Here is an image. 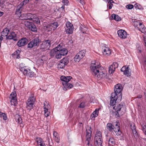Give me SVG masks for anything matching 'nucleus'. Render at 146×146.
Returning a JSON list of instances; mask_svg holds the SVG:
<instances>
[{
	"mask_svg": "<svg viewBox=\"0 0 146 146\" xmlns=\"http://www.w3.org/2000/svg\"><path fill=\"white\" fill-rule=\"evenodd\" d=\"M92 74L96 77L100 78H107V74L105 70L96 62H92L90 67Z\"/></svg>",
	"mask_w": 146,
	"mask_h": 146,
	"instance_id": "f257e3e1",
	"label": "nucleus"
},
{
	"mask_svg": "<svg viewBox=\"0 0 146 146\" xmlns=\"http://www.w3.org/2000/svg\"><path fill=\"white\" fill-rule=\"evenodd\" d=\"M68 52L67 50L62 48L60 44L57 47L51 50L50 52V56L52 57L55 56L57 59L61 58L62 56L66 55Z\"/></svg>",
	"mask_w": 146,
	"mask_h": 146,
	"instance_id": "f03ea898",
	"label": "nucleus"
},
{
	"mask_svg": "<svg viewBox=\"0 0 146 146\" xmlns=\"http://www.w3.org/2000/svg\"><path fill=\"white\" fill-rule=\"evenodd\" d=\"M94 145L95 146H102L103 139L101 132L98 131L95 134L94 137Z\"/></svg>",
	"mask_w": 146,
	"mask_h": 146,
	"instance_id": "7ed1b4c3",
	"label": "nucleus"
},
{
	"mask_svg": "<svg viewBox=\"0 0 146 146\" xmlns=\"http://www.w3.org/2000/svg\"><path fill=\"white\" fill-rule=\"evenodd\" d=\"M90 127L87 126L86 127V143L87 145H92L91 142L92 140L91 138L92 131Z\"/></svg>",
	"mask_w": 146,
	"mask_h": 146,
	"instance_id": "20e7f679",
	"label": "nucleus"
},
{
	"mask_svg": "<svg viewBox=\"0 0 146 146\" xmlns=\"http://www.w3.org/2000/svg\"><path fill=\"white\" fill-rule=\"evenodd\" d=\"M35 101V98L34 97V95L32 94L29 98L27 103V109L30 110L33 108V106L34 105Z\"/></svg>",
	"mask_w": 146,
	"mask_h": 146,
	"instance_id": "39448f33",
	"label": "nucleus"
},
{
	"mask_svg": "<svg viewBox=\"0 0 146 146\" xmlns=\"http://www.w3.org/2000/svg\"><path fill=\"white\" fill-rule=\"evenodd\" d=\"M51 44V41L50 40L43 41L42 44L40 45V49L44 51L49 49Z\"/></svg>",
	"mask_w": 146,
	"mask_h": 146,
	"instance_id": "423d86ee",
	"label": "nucleus"
},
{
	"mask_svg": "<svg viewBox=\"0 0 146 146\" xmlns=\"http://www.w3.org/2000/svg\"><path fill=\"white\" fill-rule=\"evenodd\" d=\"M86 51L84 50H82L80 51L74 57V60L76 62H79L85 56Z\"/></svg>",
	"mask_w": 146,
	"mask_h": 146,
	"instance_id": "0eeeda50",
	"label": "nucleus"
},
{
	"mask_svg": "<svg viewBox=\"0 0 146 146\" xmlns=\"http://www.w3.org/2000/svg\"><path fill=\"white\" fill-rule=\"evenodd\" d=\"M113 108L114 109H115V107H113ZM125 109L126 108L125 107H123L122 105L119 104L117 106L115 109V111L118 115H121L124 114L125 112Z\"/></svg>",
	"mask_w": 146,
	"mask_h": 146,
	"instance_id": "6e6552de",
	"label": "nucleus"
},
{
	"mask_svg": "<svg viewBox=\"0 0 146 146\" xmlns=\"http://www.w3.org/2000/svg\"><path fill=\"white\" fill-rule=\"evenodd\" d=\"M66 27L65 28L66 32L67 34H71L72 33L74 30L73 25L69 21L66 24Z\"/></svg>",
	"mask_w": 146,
	"mask_h": 146,
	"instance_id": "1a4fd4ad",
	"label": "nucleus"
},
{
	"mask_svg": "<svg viewBox=\"0 0 146 146\" xmlns=\"http://www.w3.org/2000/svg\"><path fill=\"white\" fill-rule=\"evenodd\" d=\"M39 39L38 38L33 39L28 44V48H31L38 46L39 44Z\"/></svg>",
	"mask_w": 146,
	"mask_h": 146,
	"instance_id": "9d476101",
	"label": "nucleus"
},
{
	"mask_svg": "<svg viewBox=\"0 0 146 146\" xmlns=\"http://www.w3.org/2000/svg\"><path fill=\"white\" fill-rule=\"evenodd\" d=\"M25 25L28 27L29 29H30L32 31L34 32L37 31V28L33 23L29 22L28 21H26L25 22Z\"/></svg>",
	"mask_w": 146,
	"mask_h": 146,
	"instance_id": "9b49d317",
	"label": "nucleus"
},
{
	"mask_svg": "<svg viewBox=\"0 0 146 146\" xmlns=\"http://www.w3.org/2000/svg\"><path fill=\"white\" fill-rule=\"evenodd\" d=\"M17 94L16 92H12L9 97L11 99L10 102L12 105L16 106L17 104V100L16 98Z\"/></svg>",
	"mask_w": 146,
	"mask_h": 146,
	"instance_id": "f8f14e48",
	"label": "nucleus"
},
{
	"mask_svg": "<svg viewBox=\"0 0 146 146\" xmlns=\"http://www.w3.org/2000/svg\"><path fill=\"white\" fill-rule=\"evenodd\" d=\"M21 72H22L24 75L26 76H29L30 77L35 76V74L34 73V72L31 70H28V72H29V74H28V71L25 69V68L24 67L22 68H21Z\"/></svg>",
	"mask_w": 146,
	"mask_h": 146,
	"instance_id": "ddd939ff",
	"label": "nucleus"
},
{
	"mask_svg": "<svg viewBox=\"0 0 146 146\" xmlns=\"http://www.w3.org/2000/svg\"><path fill=\"white\" fill-rule=\"evenodd\" d=\"M72 77L70 76H62L60 77V80L62 81V83L63 86L65 84H66L70 80L72 79Z\"/></svg>",
	"mask_w": 146,
	"mask_h": 146,
	"instance_id": "4468645a",
	"label": "nucleus"
},
{
	"mask_svg": "<svg viewBox=\"0 0 146 146\" xmlns=\"http://www.w3.org/2000/svg\"><path fill=\"white\" fill-rule=\"evenodd\" d=\"M121 71L125 75H126L127 76H129L131 75V70L128 66H124L121 70Z\"/></svg>",
	"mask_w": 146,
	"mask_h": 146,
	"instance_id": "2eb2a0df",
	"label": "nucleus"
},
{
	"mask_svg": "<svg viewBox=\"0 0 146 146\" xmlns=\"http://www.w3.org/2000/svg\"><path fill=\"white\" fill-rule=\"evenodd\" d=\"M117 33L119 37L121 39H125L127 36V33L124 30H119Z\"/></svg>",
	"mask_w": 146,
	"mask_h": 146,
	"instance_id": "dca6fc26",
	"label": "nucleus"
},
{
	"mask_svg": "<svg viewBox=\"0 0 146 146\" xmlns=\"http://www.w3.org/2000/svg\"><path fill=\"white\" fill-rule=\"evenodd\" d=\"M111 95L110 104L111 106H113L116 103V100L118 98V96L115 95V93H112Z\"/></svg>",
	"mask_w": 146,
	"mask_h": 146,
	"instance_id": "f3484780",
	"label": "nucleus"
},
{
	"mask_svg": "<svg viewBox=\"0 0 146 146\" xmlns=\"http://www.w3.org/2000/svg\"><path fill=\"white\" fill-rule=\"evenodd\" d=\"M122 89L123 87L122 85L120 84H117L115 86L114 88V92L112 93H115V95L117 96L122 90Z\"/></svg>",
	"mask_w": 146,
	"mask_h": 146,
	"instance_id": "a211bd4d",
	"label": "nucleus"
},
{
	"mask_svg": "<svg viewBox=\"0 0 146 146\" xmlns=\"http://www.w3.org/2000/svg\"><path fill=\"white\" fill-rule=\"evenodd\" d=\"M102 49L103 54L104 55L107 56L110 55L111 53V49L108 47L104 46Z\"/></svg>",
	"mask_w": 146,
	"mask_h": 146,
	"instance_id": "6ab92c4d",
	"label": "nucleus"
},
{
	"mask_svg": "<svg viewBox=\"0 0 146 146\" xmlns=\"http://www.w3.org/2000/svg\"><path fill=\"white\" fill-rule=\"evenodd\" d=\"M28 42V40L26 38H23L19 40L17 43V45L19 47H21L26 45Z\"/></svg>",
	"mask_w": 146,
	"mask_h": 146,
	"instance_id": "aec40b11",
	"label": "nucleus"
},
{
	"mask_svg": "<svg viewBox=\"0 0 146 146\" xmlns=\"http://www.w3.org/2000/svg\"><path fill=\"white\" fill-rule=\"evenodd\" d=\"M6 38L8 39H13L14 41L18 40L17 34L15 32H11L10 34L6 37Z\"/></svg>",
	"mask_w": 146,
	"mask_h": 146,
	"instance_id": "412c9836",
	"label": "nucleus"
},
{
	"mask_svg": "<svg viewBox=\"0 0 146 146\" xmlns=\"http://www.w3.org/2000/svg\"><path fill=\"white\" fill-rule=\"evenodd\" d=\"M23 9V7L21 4H19L17 7L16 10L15 14L19 17L21 15L22 11Z\"/></svg>",
	"mask_w": 146,
	"mask_h": 146,
	"instance_id": "4be33fe9",
	"label": "nucleus"
},
{
	"mask_svg": "<svg viewBox=\"0 0 146 146\" xmlns=\"http://www.w3.org/2000/svg\"><path fill=\"white\" fill-rule=\"evenodd\" d=\"M131 129L133 133L134 134V136L135 138H137L138 137L137 132L136 130L135 125L134 124H132L131 125Z\"/></svg>",
	"mask_w": 146,
	"mask_h": 146,
	"instance_id": "5701e85b",
	"label": "nucleus"
},
{
	"mask_svg": "<svg viewBox=\"0 0 146 146\" xmlns=\"http://www.w3.org/2000/svg\"><path fill=\"white\" fill-rule=\"evenodd\" d=\"M108 146H114L116 142L115 139L112 137H110L108 139Z\"/></svg>",
	"mask_w": 146,
	"mask_h": 146,
	"instance_id": "b1692460",
	"label": "nucleus"
},
{
	"mask_svg": "<svg viewBox=\"0 0 146 146\" xmlns=\"http://www.w3.org/2000/svg\"><path fill=\"white\" fill-rule=\"evenodd\" d=\"M99 109V108H96L93 112L91 115V118L92 119H94L95 118L97 117L98 115Z\"/></svg>",
	"mask_w": 146,
	"mask_h": 146,
	"instance_id": "393cba45",
	"label": "nucleus"
},
{
	"mask_svg": "<svg viewBox=\"0 0 146 146\" xmlns=\"http://www.w3.org/2000/svg\"><path fill=\"white\" fill-rule=\"evenodd\" d=\"M53 135L54 140L57 143H59L60 141V138L58 133L55 131H54Z\"/></svg>",
	"mask_w": 146,
	"mask_h": 146,
	"instance_id": "a878e982",
	"label": "nucleus"
},
{
	"mask_svg": "<svg viewBox=\"0 0 146 146\" xmlns=\"http://www.w3.org/2000/svg\"><path fill=\"white\" fill-rule=\"evenodd\" d=\"M10 31V30L7 28H5L1 32V36L7 37V35Z\"/></svg>",
	"mask_w": 146,
	"mask_h": 146,
	"instance_id": "bb28decb",
	"label": "nucleus"
},
{
	"mask_svg": "<svg viewBox=\"0 0 146 146\" xmlns=\"http://www.w3.org/2000/svg\"><path fill=\"white\" fill-rule=\"evenodd\" d=\"M15 119L17 123H22V119L19 115L18 114L15 115Z\"/></svg>",
	"mask_w": 146,
	"mask_h": 146,
	"instance_id": "cd10ccee",
	"label": "nucleus"
},
{
	"mask_svg": "<svg viewBox=\"0 0 146 146\" xmlns=\"http://www.w3.org/2000/svg\"><path fill=\"white\" fill-rule=\"evenodd\" d=\"M73 86V85L71 84L68 83L66 84H65L64 86H63V88L64 90H66L68 88L69 89L71 88Z\"/></svg>",
	"mask_w": 146,
	"mask_h": 146,
	"instance_id": "c85d7f7f",
	"label": "nucleus"
},
{
	"mask_svg": "<svg viewBox=\"0 0 146 146\" xmlns=\"http://www.w3.org/2000/svg\"><path fill=\"white\" fill-rule=\"evenodd\" d=\"M34 17L32 19V21L33 22L36 23L37 24H40V21L39 18L35 15H34Z\"/></svg>",
	"mask_w": 146,
	"mask_h": 146,
	"instance_id": "c756f323",
	"label": "nucleus"
},
{
	"mask_svg": "<svg viewBox=\"0 0 146 146\" xmlns=\"http://www.w3.org/2000/svg\"><path fill=\"white\" fill-rule=\"evenodd\" d=\"M107 128L110 131H112L114 126L110 123H108L107 125Z\"/></svg>",
	"mask_w": 146,
	"mask_h": 146,
	"instance_id": "7c9ffc66",
	"label": "nucleus"
},
{
	"mask_svg": "<svg viewBox=\"0 0 146 146\" xmlns=\"http://www.w3.org/2000/svg\"><path fill=\"white\" fill-rule=\"evenodd\" d=\"M112 17L114 19L117 21H119L121 20V18L117 15L115 14H113L112 15Z\"/></svg>",
	"mask_w": 146,
	"mask_h": 146,
	"instance_id": "2f4dec72",
	"label": "nucleus"
},
{
	"mask_svg": "<svg viewBox=\"0 0 146 146\" xmlns=\"http://www.w3.org/2000/svg\"><path fill=\"white\" fill-rule=\"evenodd\" d=\"M34 15H33L31 13L27 14V20H32V19L34 17ZM27 21V20H26Z\"/></svg>",
	"mask_w": 146,
	"mask_h": 146,
	"instance_id": "473e14b6",
	"label": "nucleus"
},
{
	"mask_svg": "<svg viewBox=\"0 0 146 146\" xmlns=\"http://www.w3.org/2000/svg\"><path fill=\"white\" fill-rule=\"evenodd\" d=\"M64 64H65V66L69 62L68 58L67 57L63 58L62 59L60 60Z\"/></svg>",
	"mask_w": 146,
	"mask_h": 146,
	"instance_id": "72a5a7b5",
	"label": "nucleus"
},
{
	"mask_svg": "<svg viewBox=\"0 0 146 146\" xmlns=\"http://www.w3.org/2000/svg\"><path fill=\"white\" fill-rule=\"evenodd\" d=\"M115 70V68L111 65L109 68L108 71L110 74H113Z\"/></svg>",
	"mask_w": 146,
	"mask_h": 146,
	"instance_id": "f704fd0d",
	"label": "nucleus"
},
{
	"mask_svg": "<svg viewBox=\"0 0 146 146\" xmlns=\"http://www.w3.org/2000/svg\"><path fill=\"white\" fill-rule=\"evenodd\" d=\"M141 23L139 21L135 20L133 21V25L135 27H137V28L139 26Z\"/></svg>",
	"mask_w": 146,
	"mask_h": 146,
	"instance_id": "c9c22d12",
	"label": "nucleus"
},
{
	"mask_svg": "<svg viewBox=\"0 0 146 146\" xmlns=\"http://www.w3.org/2000/svg\"><path fill=\"white\" fill-rule=\"evenodd\" d=\"M20 52V51L18 50H17L15 51L12 54V55L16 56V57L17 58H20L19 56Z\"/></svg>",
	"mask_w": 146,
	"mask_h": 146,
	"instance_id": "e433bc0d",
	"label": "nucleus"
},
{
	"mask_svg": "<svg viewBox=\"0 0 146 146\" xmlns=\"http://www.w3.org/2000/svg\"><path fill=\"white\" fill-rule=\"evenodd\" d=\"M44 111H48V109L50 107L49 104H47L46 102H45L44 103Z\"/></svg>",
	"mask_w": 146,
	"mask_h": 146,
	"instance_id": "4c0bfd02",
	"label": "nucleus"
},
{
	"mask_svg": "<svg viewBox=\"0 0 146 146\" xmlns=\"http://www.w3.org/2000/svg\"><path fill=\"white\" fill-rule=\"evenodd\" d=\"M19 17L20 19L21 20H27V13L20 15Z\"/></svg>",
	"mask_w": 146,
	"mask_h": 146,
	"instance_id": "58836bf2",
	"label": "nucleus"
},
{
	"mask_svg": "<svg viewBox=\"0 0 146 146\" xmlns=\"http://www.w3.org/2000/svg\"><path fill=\"white\" fill-rule=\"evenodd\" d=\"M65 64H64L60 61L58 65V68H63L65 66Z\"/></svg>",
	"mask_w": 146,
	"mask_h": 146,
	"instance_id": "ea45409f",
	"label": "nucleus"
},
{
	"mask_svg": "<svg viewBox=\"0 0 146 146\" xmlns=\"http://www.w3.org/2000/svg\"><path fill=\"white\" fill-rule=\"evenodd\" d=\"M52 27V25H47L44 27V29L48 31H51Z\"/></svg>",
	"mask_w": 146,
	"mask_h": 146,
	"instance_id": "a19ab883",
	"label": "nucleus"
},
{
	"mask_svg": "<svg viewBox=\"0 0 146 146\" xmlns=\"http://www.w3.org/2000/svg\"><path fill=\"white\" fill-rule=\"evenodd\" d=\"M120 127L118 125V123H117L115 124V127H113V131L115 132H116L117 131H118L119 130H120Z\"/></svg>",
	"mask_w": 146,
	"mask_h": 146,
	"instance_id": "79ce46f5",
	"label": "nucleus"
},
{
	"mask_svg": "<svg viewBox=\"0 0 146 146\" xmlns=\"http://www.w3.org/2000/svg\"><path fill=\"white\" fill-rule=\"evenodd\" d=\"M36 141L37 143V145L43 142L42 139L41 138L39 137H37L36 138Z\"/></svg>",
	"mask_w": 146,
	"mask_h": 146,
	"instance_id": "37998d69",
	"label": "nucleus"
},
{
	"mask_svg": "<svg viewBox=\"0 0 146 146\" xmlns=\"http://www.w3.org/2000/svg\"><path fill=\"white\" fill-rule=\"evenodd\" d=\"M85 102H82L80 104L79 106L78 107L81 108H84L85 106Z\"/></svg>",
	"mask_w": 146,
	"mask_h": 146,
	"instance_id": "c03bdc74",
	"label": "nucleus"
},
{
	"mask_svg": "<svg viewBox=\"0 0 146 146\" xmlns=\"http://www.w3.org/2000/svg\"><path fill=\"white\" fill-rule=\"evenodd\" d=\"M134 6L133 5L129 4L126 6V8L128 9H131L133 8Z\"/></svg>",
	"mask_w": 146,
	"mask_h": 146,
	"instance_id": "a18cd8bd",
	"label": "nucleus"
},
{
	"mask_svg": "<svg viewBox=\"0 0 146 146\" xmlns=\"http://www.w3.org/2000/svg\"><path fill=\"white\" fill-rule=\"evenodd\" d=\"M29 0H24L20 4H21L22 5H26L29 2Z\"/></svg>",
	"mask_w": 146,
	"mask_h": 146,
	"instance_id": "49530a36",
	"label": "nucleus"
},
{
	"mask_svg": "<svg viewBox=\"0 0 146 146\" xmlns=\"http://www.w3.org/2000/svg\"><path fill=\"white\" fill-rule=\"evenodd\" d=\"M0 117L3 118L5 120H6L7 119L6 115L5 113L2 114V115Z\"/></svg>",
	"mask_w": 146,
	"mask_h": 146,
	"instance_id": "de8ad7c7",
	"label": "nucleus"
},
{
	"mask_svg": "<svg viewBox=\"0 0 146 146\" xmlns=\"http://www.w3.org/2000/svg\"><path fill=\"white\" fill-rule=\"evenodd\" d=\"M141 31L142 33L144 34L146 33V28L145 26L143 27V28H142L141 29Z\"/></svg>",
	"mask_w": 146,
	"mask_h": 146,
	"instance_id": "09e8293b",
	"label": "nucleus"
},
{
	"mask_svg": "<svg viewBox=\"0 0 146 146\" xmlns=\"http://www.w3.org/2000/svg\"><path fill=\"white\" fill-rule=\"evenodd\" d=\"M112 65L115 69L118 67V64L116 62H114Z\"/></svg>",
	"mask_w": 146,
	"mask_h": 146,
	"instance_id": "8fccbe9b",
	"label": "nucleus"
},
{
	"mask_svg": "<svg viewBox=\"0 0 146 146\" xmlns=\"http://www.w3.org/2000/svg\"><path fill=\"white\" fill-rule=\"evenodd\" d=\"M62 2L64 4V5H68L69 1L68 0H62Z\"/></svg>",
	"mask_w": 146,
	"mask_h": 146,
	"instance_id": "3c124183",
	"label": "nucleus"
},
{
	"mask_svg": "<svg viewBox=\"0 0 146 146\" xmlns=\"http://www.w3.org/2000/svg\"><path fill=\"white\" fill-rule=\"evenodd\" d=\"M144 26L143 25V24L142 23H141V24L139 25V26L137 28L139 29V30L140 31H141V29L142 28H143V27Z\"/></svg>",
	"mask_w": 146,
	"mask_h": 146,
	"instance_id": "603ef678",
	"label": "nucleus"
},
{
	"mask_svg": "<svg viewBox=\"0 0 146 146\" xmlns=\"http://www.w3.org/2000/svg\"><path fill=\"white\" fill-rule=\"evenodd\" d=\"M87 27H84L83 28H82L81 30L82 32L83 33H86V31L87 30Z\"/></svg>",
	"mask_w": 146,
	"mask_h": 146,
	"instance_id": "864d4df0",
	"label": "nucleus"
},
{
	"mask_svg": "<svg viewBox=\"0 0 146 146\" xmlns=\"http://www.w3.org/2000/svg\"><path fill=\"white\" fill-rule=\"evenodd\" d=\"M44 111V115L46 117L49 116L50 114V112L48 111Z\"/></svg>",
	"mask_w": 146,
	"mask_h": 146,
	"instance_id": "5fc2aeb1",
	"label": "nucleus"
},
{
	"mask_svg": "<svg viewBox=\"0 0 146 146\" xmlns=\"http://www.w3.org/2000/svg\"><path fill=\"white\" fill-rule=\"evenodd\" d=\"M52 25L55 26V27H54V28H56L58 25V23L56 22H55L51 24V25Z\"/></svg>",
	"mask_w": 146,
	"mask_h": 146,
	"instance_id": "6e6d98bb",
	"label": "nucleus"
},
{
	"mask_svg": "<svg viewBox=\"0 0 146 146\" xmlns=\"http://www.w3.org/2000/svg\"><path fill=\"white\" fill-rule=\"evenodd\" d=\"M38 146H46V145L44 142L43 141L40 143L38 144Z\"/></svg>",
	"mask_w": 146,
	"mask_h": 146,
	"instance_id": "4d7b16f0",
	"label": "nucleus"
},
{
	"mask_svg": "<svg viewBox=\"0 0 146 146\" xmlns=\"http://www.w3.org/2000/svg\"><path fill=\"white\" fill-rule=\"evenodd\" d=\"M116 135H120L121 133V131L120 130H119L118 131H117L116 132H115Z\"/></svg>",
	"mask_w": 146,
	"mask_h": 146,
	"instance_id": "13d9d810",
	"label": "nucleus"
},
{
	"mask_svg": "<svg viewBox=\"0 0 146 146\" xmlns=\"http://www.w3.org/2000/svg\"><path fill=\"white\" fill-rule=\"evenodd\" d=\"M108 3L111 4L114 3V1L112 0H108Z\"/></svg>",
	"mask_w": 146,
	"mask_h": 146,
	"instance_id": "bf43d9fd",
	"label": "nucleus"
},
{
	"mask_svg": "<svg viewBox=\"0 0 146 146\" xmlns=\"http://www.w3.org/2000/svg\"><path fill=\"white\" fill-rule=\"evenodd\" d=\"M109 8L110 9H111L112 8V6H113V4H109Z\"/></svg>",
	"mask_w": 146,
	"mask_h": 146,
	"instance_id": "052dcab7",
	"label": "nucleus"
},
{
	"mask_svg": "<svg viewBox=\"0 0 146 146\" xmlns=\"http://www.w3.org/2000/svg\"><path fill=\"white\" fill-rule=\"evenodd\" d=\"M3 14L4 13L3 12H2L0 11V17L2 16L3 15Z\"/></svg>",
	"mask_w": 146,
	"mask_h": 146,
	"instance_id": "680f3d73",
	"label": "nucleus"
},
{
	"mask_svg": "<svg viewBox=\"0 0 146 146\" xmlns=\"http://www.w3.org/2000/svg\"><path fill=\"white\" fill-rule=\"evenodd\" d=\"M61 8L64 11V9H65L64 5L62 6L61 7Z\"/></svg>",
	"mask_w": 146,
	"mask_h": 146,
	"instance_id": "e2e57ef3",
	"label": "nucleus"
},
{
	"mask_svg": "<svg viewBox=\"0 0 146 146\" xmlns=\"http://www.w3.org/2000/svg\"><path fill=\"white\" fill-rule=\"evenodd\" d=\"M3 4L0 0V6H1Z\"/></svg>",
	"mask_w": 146,
	"mask_h": 146,
	"instance_id": "0e129e2a",
	"label": "nucleus"
},
{
	"mask_svg": "<svg viewBox=\"0 0 146 146\" xmlns=\"http://www.w3.org/2000/svg\"><path fill=\"white\" fill-rule=\"evenodd\" d=\"M144 61L145 64L146 65V58H145L144 59Z\"/></svg>",
	"mask_w": 146,
	"mask_h": 146,
	"instance_id": "69168bd1",
	"label": "nucleus"
},
{
	"mask_svg": "<svg viewBox=\"0 0 146 146\" xmlns=\"http://www.w3.org/2000/svg\"><path fill=\"white\" fill-rule=\"evenodd\" d=\"M142 96L141 95H139L137 96V98H142Z\"/></svg>",
	"mask_w": 146,
	"mask_h": 146,
	"instance_id": "338daca9",
	"label": "nucleus"
},
{
	"mask_svg": "<svg viewBox=\"0 0 146 146\" xmlns=\"http://www.w3.org/2000/svg\"><path fill=\"white\" fill-rule=\"evenodd\" d=\"M3 3V4H4V3L5 2V0H0Z\"/></svg>",
	"mask_w": 146,
	"mask_h": 146,
	"instance_id": "774afa93",
	"label": "nucleus"
}]
</instances>
